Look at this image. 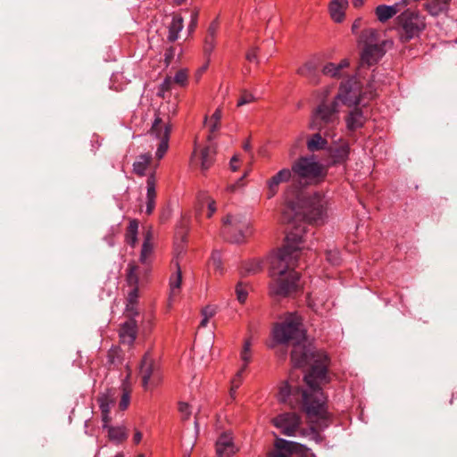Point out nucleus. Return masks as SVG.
<instances>
[{
	"label": "nucleus",
	"mask_w": 457,
	"mask_h": 457,
	"mask_svg": "<svg viewBox=\"0 0 457 457\" xmlns=\"http://www.w3.org/2000/svg\"><path fill=\"white\" fill-rule=\"evenodd\" d=\"M221 117V109L217 108L213 114L209 119L205 118V125L212 134H214L220 129Z\"/></svg>",
	"instance_id": "2f4dec72"
},
{
	"label": "nucleus",
	"mask_w": 457,
	"mask_h": 457,
	"mask_svg": "<svg viewBox=\"0 0 457 457\" xmlns=\"http://www.w3.org/2000/svg\"><path fill=\"white\" fill-rule=\"evenodd\" d=\"M120 342L124 345H130L137 337V323L134 320L124 322L119 332Z\"/></svg>",
	"instance_id": "f3484780"
},
{
	"label": "nucleus",
	"mask_w": 457,
	"mask_h": 457,
	"mask_svg": "<svg viewBox=\"0 0 457 457\" xmlns=\"http://www.w3.org/2000/svg\"><path fill=\"white\" fill-rule=\"evenodd\" d=\"M216 46V37H204V53L206 56H210Z\"/></svg>",
	"instance_id": "ea45409f"
},
{
	"label": "nucleus",
	"mask_w": 457,
	"mask_h": 457,
	"mask_svg": "<svg viewBox=\"0 0 457 457\" xmlns=\"http://www.w3.org/2000/svg\"><path fill=\"white\" fill-rule=\"evenodd\" d=\"M273 344L287 345L292 343L294 348L291 360L295 367L312 365L311 370L304 375L307 388L303 389L293 381L292 375L279 386L278 398L279 402L287 403L295 408L301 405L309 419L316 422L320 428H327L330 423V414L327 408V397L320 385L327 382L326 355H316L311 347L302 344L304 333L302 321L296 313H287L281 322L272 330Z\"/></svg>",
	"instance_id": "f257e3e1"
},
{
	"label": "nucleus",
	"mask_w": 457,
	"mask_h": 457,
	"mask_svg": "<svg viewBox=\"0 0 457 457\" xmlns=\"http://www.w3.org/2000/svg\"><path fill=\"white\" fill-rule=\"evenodd\" d=\"M250 348H251V342H250L249 339H247V340L245 341V344L243 345V349H242L241 353H240L241 360L244 362V364H243V366L241 368L243 370L246 369L248 363L251 361L252 354H251V349Z\"/></svg>",
	"instance_id": "58836bf2"
},
{
	"label": "nucleus",
	"mask_w": 457,
	"mask_h": 457,
	"mask_svg": "<svg viewBox=\"0 0 457 457\" xmlns=\"http://www.w3.org/2000/svg\"><path fill=\"white\" fill-rule=\"evenodd\" d=\"M244 177H242L237 182L234 183V184H231V185H228L227 187H226V191L228 192V193H234L237 188L240 186V183L242 181Z\"/></svg>",
	"instance_id": "4d7b16f0"
},
{
	"label": "nucleus",
	"mask_w": 457,
	"mask_h": 457,
	"mask_svg": "<svg viewBox=\"0 0 457 457\" xmlns=\"http://www.w3.org/2000/svg\"><path fill=\"white\" fill-rule=\"evenodd\" d=\"M175 54H176V49L174 47L171 46L166 50V52L164 54V60H165L166 66H169Z\"/></svg>",
	"instance_id": "de8ad7c7"
},
{
	"label": "nucleus",
	"mask_w": 457,
	"mask_h": 457,
	"mask_svg": "<svg viewBox=\"0 0 457 457\" xmlns=\"http://www.w3.org/2000/svg\"><path fill=\"white\" fill-rule=\"evenodd\" d=\"M171 131V124L169 116L162 117L156 114L153 121L149 135L159 140L155 156L161 160L169 148V139Z\"/></svg>",
	"instance_id": "9d476101"
},
{
	"label": "nucleus",
	"mask_w": 457,
	"mask_h": 457,
	"mask_svg": "<svg viewBox=\"0 0 457 457\" xmlns=\"http://www.w3.org/2000/svg\"><path fill=\"white\" fill-rule=\"evenodd\" d=\"M175 266L176 271L170 278V301H171V298L177 295L182 282V275L179 263L176 262Z\"/></svg>",
	"instance_id": "a878e982"
},
{
	"label": "nucleus",
	"mask_w": 457,
	"mask_h": 457,
	"mask_svg": "<svg viewBox=\"0 0 457 457\" xmlns=\"http://www.w3.org/2000/svg\"><path fill=\"white\" fill-rule=\"evenodd\" d=\"M209 320H210V319H208V318L203 317V318H202V320H201V322H200V327H202V328L206 327V326H207V324H208V322H209Z\"/></svg>",
	"instance_id": "0e129e2a"
},
{
	"label": "nucleus",
	"mask_w": 457,
	"mask_h": 457,
	"mask_svg": "<svg viewBox=\"0 0 457 457\" xmlns=\"http://www.w3.org/2000/svg\"><path fill=\"white\" fill-rule=\"evenodd\" d=\"M347 5V0H332L330 2L329 13L334 21L341 22L344 20Z\"/></svg>",
	"instance_id": "aec40b11"
},
{
	"label": "nucleus",
	"mask_w": 457,
	"mask_h": 457,
	"mask_svg": "<svg viewBox=\"0 0 457 457\" xmlns=\"http://www.w3.org/2000/svg\"><path fill=\"white\" fill-rule=\"evenodd\" d=\"M338 113L339 102L336 97L321 101L313 112L311 128L323 131L325 137H333L339 123Z\"/></svg>",
	"instance_id": "39448f33"
},
{
	"label": "nucleus",
	"mask_w": 457,
	"mask_h": 457,
	"mask_svg": "<svg viewBox=\"0 0 457 457\" xmlns=\"http://www.w3.org/2000/svg\"><path fill=\"white\" fill-rule=\"evenodd\" d=\"M272 425L287 436H295L301 428V417L295 412H283L271 420Z\"/></svg>",
	"instance_id": "f8f14e48"
},
{
	"label": "nucleus",
	"mask_w": 457,
	"mask_h": 457,
	"mask_svg": "<svg viewBox=\"0 0 457 457\" xmlns=\"http://www.w3.org/2000/svg\"><path fill=\"white\" fill-rule=\"evenodd\" d=\"M450 0H429L425 4L426 10L432 16H437L448 8Z\"/></svg>",
	"instance_id": "bb28decb"
},
{
	"label": "nucleus",
	"mask_w": 457,
	"mask_h": 457,
	"mask_svg": "<svg viewBox=\"0 0 457 457\" xmlns=\"http://www.w3.org/2000/svg\"><path fill=\"white\" fill-rule=\"evenodd\" d=\"M97 402L101 411L103 428H106L107 424H109L111 421L110 411L113 402L109 398L108 395H105L99 396L97 398Z\"/></svg>",
	"instance_id": "4be33fe9"
},
{
	"label": "nucleus",
	"mask_w": 457,
	"mask_h": 457,
	"mask_svg": "<svg viewBox=\"0 0 457 457\" xmlns=\"http://www.w3.org/2000/svg\"><path fill=\"white\" fill-rule=\"evenodd\" d=\"M255 100L253 95L246 90L241 92V95L237 100V106H243L245 104H248L253 103Z\"/></svg>",
	"instance_id": "79ce46f5"
},
{
	"label": "nucleus",
	"mask_w": 457,
	"mask_h": 457,
	"mask_svg": "<svg viewBox=\"0 0 457 457\" xmlns=\"http://www.w3.org/2000/svg\"><path fill=\"white\" fill-rule=\"evenodd\" d=\"M243 148L245 151H250L251 149V145H250V142L249 141H246L244 145H243Z\"/></svg>",
	"instance_id": "69168bd1"
},
{
	"label": "nucleus",
	"mask_w": 457,
	"mask_h": 457,
	"mask_svg": "<svg viewBox=\"0 0 457 457\" xmlns=\"http://www.w3.org/2000/svg\"><path fill=\"white\" fill-rule=\"evenodd\" d=\"M360 25H361V20H360V19H358V20H356V21L353 22V26H352V30H353V32H355V31L359 29Z\"/></svg>",
	"instance_id": "680f3d73"
},
{
	"label": "nucleus",
	"mask_w": 457,
	"mask_h": 457,
	"mask_svg": "<svg viewBox=\"0 0 457 457\" xmlns=\"http://www.w3.org/2000/svg\"><path fill=\"white\" fill-rule=\"evenodd\" d=\"M399 37L402 42H408L420 34L426 28L424 16L419 12L407 10L398 16Z\"/></svg>",
	"instance_id": "6e6552de"
},
{
	"label": "nucleus",
	"mask_w": 457,
	"mask_h": 457,
	"mask_svg": "<svg viewBox=\"0 0 457 457\" xmlns=\"http://www.w3.org/2000/svg\"><path fill=\"white\" fill-rule=\"evenodd\" d=\"M137 266L134 263H129L128 265L126 281L129 287H137L138 284V276L137 273Z\"/></svg>",
	"instance_id": "72a5a7b5"
},
{
	"label": "nucleus",
	"mask_w": 457,
	"mask_h": 457,
	"mask_svg": "<svg viewBox=\"0 0 457 457\" xmlns=\"http://www.w3.org/2000/svg\"><path fill=\"white\" fill-rule=\"evenodd\" d=\"M348 66L347 59H343L338 64L328 62L323 67L322 73L331 78H340L344 74L343 70Z\"/></svg>",
	"instance_id": "412c9836"
},
{
	"label": "nucleus",
	"mask_w": 457,
	"mask_h": 457,
	"mask_svg": "<svg viewBox=\"0 0 457 457\" xmlns=\"http://www.w3.org/2000/svg\"><path fill=\"white\" fill-rule=\"evenodd\" d=\"M138 298V287H132L128 293L127 297V312L131 314L135 313V304Z\"/></svg>",
	"instance_id": "c9c22d12"
},
{
	"label": "nucleus",
	"mask_w": 457,
	"mask_h": 457,
	"mask_svg": "<svg viewBox=\"0 0 457 457\" xmlns=\"http://www.w3.org/2000/svg\"><path fill=\"white\" fill-rule=\"evenodd\" d=\"M238 387H234V386H230V390H229V395L232 399H235L236 397V393H237V390Z\"/></svg>",
	"instance_id": "e2e57ef3"
},
{
	"label": "nucleus",
	"mask_w": 457,
	"mask_h": 457,
	"mask_svg": "<svg viewBox=\"0 0 457 457\" xmlns=\"http://www.w3.org/2000/svg\"><path fill=\"white\" fill-rule=\"evenodd\" d=\"M326 137H327L325 136L322 137L320 132L312 135L306 142L308 150L311 152H317L325 149L328 145Z\"/></svg>",
	"instance_id": "b1692460"
},
{
	"label": "nucleus",
	"mask_w": 457,
	"mask_h": 457,
	"mask_svg": "<svg viewBox=\"0 0 457 457\" xmlns=\"http://www.w3.org/2000/svg\"><path fill=\"white\" fill-rule=\"evenodd\" d=\"M291 445V442L289 441H287L285 439H282V438H278L276 440V447L278 448V449H284V450H289V445Z\"/></svg>",
	"instance_id": "864d4df0"
},
{
	"label": "nucleus",
	"mask_w": 457,
	"mask_h": 457,
	"mask_svg": "<svg viewBox=\"0 0 457 457\" xmlns=\"http://www.w3.org/2000/svg\"><path fill=\"white\" fill-rule=\"evenodd\" d=\"M209 266L214 270L215 273L222 275L224 272L221 253L219 250H214L212 253L209 260Z\"/></svg>",
	"instance_id": "473e14b6"
},
{
	"label": "nucleus",
	"mask_w": 457,
	"mask_h": 457,
	"mask_svg": "<svg viewBox=\"0 0 457 457\" xmlns=\"http://www.w3.org/2000/svg\"><path fill=\"white\" fill-rule=\"evenodd\" d=\"M123 392L121 395V399L120 401L119 406L121 411H124L128 408L130 401V390L127 388V386H123Z\"/></svg>",
	"instance_id": "37998d69"
},
{
	"label": "nucleus",
	"mask_w": 457,
	"mask_h": 457,
	"mask_svg": "<svg viewBox=\"0 0 457 457\" xmlns=\"http://www.w3.org/2000/svg\"><path fill=\"white\" fill-rule=\"evenodd\" d=\"M114 457H124L122 453H118Z\"/></svg>",
	"instance_id": "774afa93"
},
{
	"label": "nucleus",
	"mask_w": 457,
	"mask_h": 457,
	"mask_svg": "<svg viewBox=\"0 0 457 457\" xmlns=\"http://www.w3.org/2000/svg\"><path fill=\"white\" fill-rule=\"evenodd\" d=\"M216 313V309L213 306H206L202 310V317L211 319Z\"/></svg>",
	"instance_id": "3c124183"
},
{
	"label": "nucleus",
	"mask_w": 457,
	"mask_h": 457,
	"mask_svg": "<svg viewBox=\"0 0 457 457\" xmlns=\"http://www.w3.org/2000/svg\"><path fill=\"white\" fill-rule=\"evenodd\" d=\"M151 160L152 156L149 154L139 155L133 163V171L138 176H144Z\"/></svg>",
	"instance_id": "c756f323"
},
{
	"label": "nucleus",
	"mask_w": 457,
	"mask_h": 457,
	"mask_svg": "<svg viewBox=\"0 0 457 457\" xmlns=\"http://www.w3.org/2000/svg\"><path fill=\"white\" fill-rule=\"evenodd\" d=\"M215 149L212 146H206L201 150L200 164L203 170H208L213 162Z\"/></svg>",
	"instance_id": "c85d7f7f"
},
{
	"label": "nucleus",
	"mask_w": 457,
	"mask_h": 457,
	"mask_svg": "<svg viewBox=\"0 0 457 457\" xmlns=\"http://www.w3.org/2000/svg\"><path fill=\"white\" fill-rule=\"evenodd\" d=\"M139 376L142 386L145 390H153L158 386L162 381V376L160 365L151 356L145 353L141 361L139 367Z\"/></svg>",
	"instance_id": "9b49d317"
},
{
	"label": "nucleus",
	"mask_w": 457,
	"mask_h": 457,
	"mask_svg": "<svg viewBox=\"0 0 457 457\" xmlns=\"http://www.w3.org/2000/svg\"><path fill=\"white\" fill-rule=\"evenodd\" d=\"M104 428L107 429L108 437L112 442L120 444L128 438L127 429L123 426L112 427L107 424V427Z\"/></svg>",
	"instance_id": "5701e85b"
},
{
	"label": "nucleus",
	"mask_w": 457,
	"mask_h": 457,
	"mask_svg": "<svg viewBox=\"0 0 457 457\" xmlns=\"http://www.w3.org/2000/svg\"><path fill=\"white\" fill-rule=\"evenodd\" d=\"M272 457H287V456L279 453L274 454Z\"/></svg>",
	"instance_id": "338daca9"
},
{
	"label": "nucleus",
	"mask_w": 457,
	"mask_h": 457,
	"mask_svg": "<svg viewBox=\"0 0 457 457\" xmlns=\"http://www.w3.org/2000/svg\"><path fill=\"white\" fill-rule=\"evenodd\" d=\"M345 120L346 129L351 132L362 128L366 121V118L364 117L362 111L358 107H354L345 116Z\"/></svg>",
	"instance_id": "4468645a"
},
{
	"label": "nucleus",
	"mask_w": 457,
	"mask_h": 457,
	"mask_svg": "<svg viewBox=\"0 0 457 457\" xmlns=\"http://www.w3.org/2000/svg\"><path fill=\"white\" fill-rule=\"evenodd\" d=\"M294 181L297 190L304 191V187L324 180L327 176L325 166L313 158L301 157L292 164Z\"/></svg>",
	"instance_id": "20e7f679"
},
{
	"label": "nucleus",
	"mask_w": 457,
	"mask_h": 457,
	"mask_svg": "<svg viewBox=\"0 0 457 457\" xmlns=\"http://www.w3.org/2000/svg\"><path fill=\"white\" fill-rule=\"evenodd\" d=\"M350 145L345 139L339 138L328 147L329 158L333 164L345 163L350 154Z\"/></svg>",
	"instance_id": "ddd939ff"
},
{
	"label": "nucleus",
	"mask_w": 457,
	"mask_h": 457,
	"mask_svg": "<svg viewBox=\"0 0 457 457\" xmlns=\"http://www.w3.org/2000/svg\"><path fill=\"white\" fill-rule=\"evenodd\" d=\"M155 208V199H146L145 213L150 215Z\"/></svg>",
	"instance_id": "5fc2aeb1"
},
{
	"label": "nucleus",
	"mask_w": 457,
	"mask_h": 457,
	"mask_svg": "<svg viewBox=\"0 0 457 457\" xmlns=\"http://www.w3.org/2000/svg\"><path fill=\"white\" fill-rule=\"evenodd\" d=\"M307 230L298 224L287 234L284 246L270 256V294L285 297L298 289L299 274L295 270L301 251L304 248Z\"/></svg>",
	"instance_id": "7ed1b4c3"
},
{
	"label": "nucleus",
	"mask_w": 457,
	"mask_h": 457,
	"mask_svg": "<svg viewBox=\"0 0 457 457\" xmlns=\"http://www.w3.org/2000/svg\"><path fill=\"white\" fill-rule=\"evenodd\" d=\"M327 260L332 264V265H338L340 262V256L339 253L337 250H331L327 252Z\"/></svg>",
	"instance_id": "49530a36"
},
{
	"label": "nucleus",
	"mask_w": 457,
	"mask_h": 457,
	"mask_svg": "<svg viewBox=\"0 0 457 457\" xmlns=\"http://www.w3.org/2000/svg\"><path fill=\"white\" fill-rule=\"evenodd\" d=\"M216 452L219 457H230L234 453L232 438L228 434L221 435L216 442Z\"/></svg>",
	"instance_id": "a211bd4d"
},
{
	"label": "nucleus",
	"mask_w": 457,
	"mask_h": 457,
	"mask_svg": "<svg viewBox=\"0 0 457 457\" xmlns=\"http://www.w3.org/2000/svg\"><path fill=\"white\" fill-rule=\"evenodd\" d=\"M172 79L175 85L181 87H187L188 84V71L187 69H180L176 72L174 77H172Z\"/></svg>",
	"instance_id": "e433bc0d"
},
{
	"label": "nucleus",
	"mask_w": 457,
	"mask_h": 457,
	"mask_svg": "<svg viewBox=\"0 0 457 457\" xmlns=\"http://www.w3.org/2000/svg\"><path fill=\"white\" fill-rule=\"evenodd\" d=\"M246 60L250 62H258L257 47H252L246 54Z\"/></svg>",
	"instance_id": "603ef678"
},
{
	"label": "nucleus",
	"mask_w": 457,
	"mask_h": 457,
	"mask_svg": "<svg viewBox=\"0 0 457 457\" xmlns=\"http://www.w3.org/2000/svg\"><path fill=\"white\" fill-rule=\"evenodd\" d=\"M297 73L312 84L319 83V63L317 60H310L297 70Z\"/></svg>",
	"instance_id": "dca6fc26"
},
{
	"label": "nucleus",
	"mask_w": 457,
	"mask_h": 457,
	"mask_svg": "<svg viewBox=\"0 0 457 457\" xmlns=\"http://www.w3.org/2000/svg\"><path fill=\"white\" fill-rule=\"evenodd\" d=\"M142 433L138 430H137L134 434V436H133V441L135 444H139L142 440Z\"/></svg>",
	"instance_id": "13d9d810"
},
{
	"label": "nucleus",
	"mask_w": 457,
	"mask_h": 457,
	"mask_svg": "<svg viewBox=\"0 0 457 457\" xmlns=\"http://www.w3.org/2000/svg\"><path fill=\"white\" fill-rule=\"evenodd\" d=\"M153 237L154 236L152 229H147L144 234V242L139 258L140 262L144 265H149L152 261V256L154 253Z\"/></svg>",
	"instance_id": "2eb2a0df"
},
{
	"label": "nucleus",
	"mask_w": 457,
	"mask_h": 457,
	"mask_svg": "<svg viewBox=\"0 0 457 457\" xmlns=\"http://www.w3.org/2000/svg\"><path fill=\"white\" fill-rule=\"evenodd\" d=\"M216 212V203L214 200L211 199L208 202V212L207 217L211 218Z\"/></svg>",
	"instance_id": "6e6d98bb"
},
{
	"label": "nucleus",
	"mask_w": 457,
	"mask_h": 457,
	"mask_svg": "<svg viewBox=\"0 0 457 457\" xmlns=\"http://www.w3.org/2000/svg\"><path fill=\"white\" fill-rule=\"evenodd\" d=\"M365 47L361 53V62L370 66L377 63L385 54L384 46L388 43L379 39V33L374 29H367L361 33Z\"/></svg>",
	"instance_id": "0eeeda50"
},
{
	"label": "nucleus",
	"mask_w": 457,
	"mask_h": 457,
	"mask_svg": "<svg viewBox=\"0 0 457 457\" xmlns=\"http://www.w3.org/2000/svg\"><path fill=\"white\" fill-rule=\"evenodd\" d=\"M179 411L183 420H187L190 418L192 411L191 407L187 403H179Z\"/></svg>",
	"instance_id": "c03bdc74"
},
{
	"label": "nucleus",
	"mask_w": 457,
	"mask_h": 457,
	"mask_svg": "<svg viewBox=\"0 0 457 457\" xmlns=\"http://www.w3.org/2000/svg\"><path fill=\"white\" fill-rule=\"evenodd\" d=\"M222 223V235L231 243L241 244L253 234L249 220L240 215L228 214Z\"/></svg>",
	"instance_id": "423d86ee"
},
{
	"label": "nucleus",
	"mask_w": 457,
	"mask_h": 457,
	"mask_svg": "<svg viewBox=\"0 0 457 457\" xmlns=\"http://www.w3.org/2000/svg\"><path fill=\"white\" fill-rule=\"evenodd\" d=\"M263 269V262L259 259H253L242 264L241 273L244 276L257 274Z\"/></svg>",
	"instance_id": "cd10ccee"
},
{
	"label": "nucleus",
	"mask_w": 457,
	"mask_h": 457,
	"mask_svg": "<svg viewBox=\"0 0 457 457\" xmlns=\"http://www.w3.org/2000/svg\"><path fill=\"white\" fill-rule=\"evenodd\" d=\"M183 27V18L178 14L173 15L172 21L169 26L168 40L170 42L176 41Z\"/></svg>",
	"instance_id": "393cba45"
},
{
	"label": "nucleus",
	"mask_w": 457,
	"mask_h": 457,
	"mask_svg": "<svg viewBox=\"0 0 457 457\" xmlns=\"http://www.w3.org/2000/svg\"><path fill=\"white\" fill-rule=\"evenodd\" d=\"M138 221L135 219L130 220L125 234V241L128 245L134 247L137 242Z\"/></svg>",
	"instance_id": "7c9ffc66"
},
{
	"label": "nucleus",
	"mask_w": 457,
	"mask_h": 457,
	"mask_svg": "<svg viewBox=\"0 0 457 457\" xmlns=\"http://www.w3.org/2000/svg\"><path fill=\"white\" fill-rule=\"evenodd\" d=\"M245 370L240 369L235 377L231 380V386H234V387H239L242 383V375Z\"/></svg>",
	"instance_id": "8fccbe9b"
},
{
	"label": "nucleus",
	"mask_w": 457,
	"mask_h": 457,
	"mask_svg": "<svg viewBox=\"0 0 457 457\" xmlns=\"http://www.w3.org/2000/svg\"><path fill=\"white\" fill-rule=\"evenodd\" d=\"M402 6H403V2L396 3L394 5L381 4L376 7L375 13L379 21L385 22L398 13Z\"/></svg>",
	"instance_id": "6ab92c4d"
},
{
	"label": "nucleus",
	"mask_w": 457,
	"mask_h": 457,
	"mask_svg": "<svg viewBox=\"0 0 457 457\" xmlns=\"http://www.w3.org/2000/svg\"><path fill=\"white\" fill-rule=\"evenodd\" d=\"M197 21H198V12L195 11L191 14V21H190V23L187 28L189 33H192L195 29V28L197 26Z\"/></svg>",
	"instance_id": "09e8293b"
},
{
	"label": "nucleus",
	"mask_w": 457,
	"mask_h": 457,
	"mask_svg": "<svg viewBox=\"0 0 457 457\" xmlns=\"http://www.w3.org/2000/svg\"><path fill=\"white\" fill-rule=\"evenodd\" d=\"M376 89L361 93L360 82L355 77H352L342 82L337 95L335 96L338 102L347 106L357 105L362 99H371L376 96Z\"/></svg>",
	"instance_id": "1a4fd4ad"
},
{
	"label": "nucleus",
	"mask_w": 457,
	"mask_h": 457,
	"mask_svg": "<svg viewBox=\"0 0 457 457\" xmlns=\"http://www.w3.org/2000/svg\"><path fill=\"white\" fill-rule=\"evenodd\" d=\"M219 26H220V22H219V20L218 18L213 20L208 29H207V33H206V36L207 37H215L217 36V33H218V29H219Z\"/></svg>",
	"instance_id": "a18cd8bd"
},
{
	"label": "nucleus",
	"mask_w": 457,
	"mask_h": 457,
	"mask_svg": "<svg viewBox=\"0 0 457 457\" xmlns=\"http://www.w3.org/2000/svg\"><path fill=\"white\" fill-rule=\"evenodd\" d=\"M156 179L154 173L150 174L146 179V199L156 198Z\"/></svg>",
	"instance_id": "4c0bfd02"
},
{
	"label": "nucleus",
	"mask_w": 457,
	"mask_h": 457,
	"mask_svg": "<svg viewBox=\"0 0 457 457\" xmlns=\"http://www.w3.org/2000/svg\"><path fill=\"white\" fill-rule=\"evenodd\" d=\"M250 290V286L246 283L238 282L236 286L237 299L240 303H245Z\"/></svg>",
	"instance_id": "f704fd0d"
},
{
	"label": "nucleus",
	"mask_w": 457,
	"mask_h": 457,
	"mask_svg": "<svg viewBox=\"0 0 457 457\" xmlns=\"http://www.w3.org/2000/svg\"><path fill=\"white\" fill-rule=\"evenodd\" d=\"M238 162V159L237 156H233L230 160V168L233 171H236L237 170V162Z\"/></svg>",
	"instance_id": "bf43d9fd"
},
{
	"label": "nucleus",
	"mask_w": 457,
	"mask_h": 457,
	"mask_svg": "<svg viewBox=\"0 0 457 457\" xmlns=\"http://www.w3.org/2000/svg\"><path fill=\"white\" fill-rule=\"evenodd\" d=\"M174 85L175 84L173 82L172 77H166L162 83L160 85L158 95L162 97H164L165 93L171 90Z\"/></svg>",
	"instance_id": "a19ab883"
},
{
	"label": "nucleus",
	"mask_w": 457,
	"mask_h": 457,
	"mask_svg": "<svg viewBox=\"0 0 457 457\" xmlns=\"http://www.w3.org/2000/svg\"><path fill=\"white\" fill-rule=\"evenodd\" d=\"M282 183H288L284 192V220L290 222L303 218L316 224L324 221L327 215V201L318 193L308 194L297 190L291 169H281L266 181V197L273 198Z\"/></svg>",
	"instance_id": "f03ea898"
},
{
	"label": "nucleus",
	"mask_w": 457,
	"mask_h": 457,
	"mask_svg": "<svg viewBox=\"0 0 457 457\" xmlns=\"http://www.w3.org/2000/svg\"><path fill=\"white\" fill-rule=\"evenodd\" d=\"M117 353L116 350H112V351H110L109 353H108V359H109V362L111 364H115V359H114V354Z\"/></svg>",
	"instance_id": "052dcab7"
}]
</instances>
